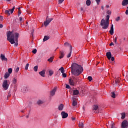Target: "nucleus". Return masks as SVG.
<instances>
[{
  "label": "nucleus",
  "mask_w": 128,
  "mask_h": 128,
  "mask_svg": "<svg viewBox=\"0 0 128 128\" xmlns=\"http://www.w3.org/2000/svg\"><path fill=\"white\" fill-rule=\"evenodd\" d=\"M0 58V60H2V62H8V59L6 58V56H4V54H1Z\"/></svg>",
  "instance_id": "9b49d317"
},
{
  "label": "nucleus",
  "mask_w": 128,
  "mask_h": 128,
  "mask_svg": "<svg viewBox=\"0 0 128 128\" xmlns=\"http://www.w3.org/2000/svg\"><path fill=\"white\" fill-rule=\"evenodd\" d=\"M111 60L112 62H114V57H111Z\"/></svg>",
  "instance_id": "13d9d810"
},
{
  "label": "nucleus",
  "mask_w": 128,
  "mask_h": 128,
  "mask_svg": "<svg viewBox=\"0 0 128 128\" xmlns=\"http://www.w3.org/2000/svg\"><path fill=\"white\" fill-rule=\"evenodd\" d=\"M68 42H66L64 44V46H68Z\"/></svg>",
  "instance_id": "5fc2aeb1"
},
{
  "label": "nucleus",
  "mask_w": 128,
  "mask_h": 128,
  "mask_svg": "<svg viewBox=\"0 0 128 128\" xmlns=\"http://www.w3.org/2000/svg\"><path fill=\"white\" fill-rule=\"evenodd\" d=\"M73 79L76 82L78 80V76L73 77Z\"/></svg>",
  "instance_id": "2f4dec72"
},
{
  "label": "nucleus",
  "mask_w": 128,
  "mask_h": 128,
  "mask_svg": "<svg viewBox=\"0 0 128 128\" xmlns=\"http://www.w3.org/2000/svg\"><path fill=\"white\" fill-rule=\"evenodd\" d=\"M53 60H54V57H50V58L48 60V61L50 62H52Z\"/></svg>",
  "instance_id": "c85d7f7f"
},
{
  "label": "nucleus",
  "mask_w": 128,
  "mask_h": 128,
  "mask_svg": "<svg viewBox=\"0 0 128 128\" xmlns=\"http://www.w3.org/2000/svg\"><path fill=\"white\" fill-rule=\"evenodd\" d=\"M58 108L59 110H64V104H60L58 106Z\"/></svg>",
  "instance_id": "4be33fe9"
},
{
  "label": "nucleus",
  "mask_w": 128,
  "mask_h": 128,
  "mask_svg": "<svg viewBox=\"0 0 128 128\" xmlns=\"http://www.w3.org/2000/svg\"><path fill=\"white\" fill-rule=\"evenodd\" d=\"M120 78H117L115 80V84H120Z\"/></svg>",
  "instance_id": "b1692460"
},
{
  "label": "nucleus",
  "mask_w": 128,
  "mask_h": 128,
  "mask_svg": "<svg viewBox=\"0 0 128 128\" xmlns=\"http://www.w3.org/2000/svg\"><path fill=\"white\" fill-rule=\"evenodd\" d=\"M39 74L42 78H44L46 74V70H42V71L39 72Z\"/></svg>",
  "instance_id": "4468645a"
},
{
  "label": "nucleus",
  "mask_w": 128,
  "mask_h": 128,
  "mask_svg": "<svg viewBox=\"0 0 128 128\" xmlns=\"http://www.w3.org/2000/svg\"><path fill=\"white\" fill-rule=\"evenodd\" d=\"M6 0V2H10V0Z\"/></svg>",
  "instance_id": "338daca9"
},
{
  "label": "nucleus",
  "mask_w": 128,
  "mask_h": 128,
  "mask_svg": "<svg viewBox=\"0 0 128 128\" xmlns=\"http://www.w3.org/2000/svg\"><path fill=\"white\" fill-rule=\"evenodd\" d=\"M64 56V51H60V55L59 58L60 59L62 58Z\"/></svg>",
  "instance_id": "6ab92c4d"
},
{
  "label": "nucleus",
  "mask_w": 128,
  "mask_h": 128,
  "mask_svg": "<svg viewBox=\"0 0 128 128\" xmlns=\"http://www.w3.org/2000/svg\"><path fill=\"white\" fill-rule=\"evenodd\" d=\"M7 40L10 42L11 44H14L15 42H18V38H20V34L13 31H8L6 32Z\"/></svg>",
  "instance_id": "f257e3e1"
},
{
  "label": "nucleus",
  "mask_w": 128,
  "mask_h": 128,
  "mask_svg": "<svg viewBox=\"0 0 128 128\" xmlns=\"http://www.w3.org/2000/svg\"><path fill=\"white\" fill-rule=\"evenodd\" d=\"M120 20V17L118 16V18H116V22H118Z\"/></svg>",
  "instance_id": "de8ad7c7"
},
{
  "label": "nucleus",
  "mask_w": 128,
  "mask_h": 128,
  "mask_svg": "<svg viewBox=\"0 0 128 128\" xmlns=\"http://www.w3.org/2000/svg\"><path fill=\"white\" fill-rule=\"evenodd\" d=\"M110 34H111V36H112L114 34V24H112L110 30Z\"/></svg>",
  "instance_id": "a211bd4d"
},
{
  "label": "nucleus",
  "mask_w": 128,
  "mask_h": 128,
  "mask_svg": "<svg viewBox=\"0 0 128 128\" xmlns=\"http://www.w3.org/2000/svg\"><path fill=\"white\" fill-rule=\"evenodd\" d=\"M110 22L106 21L104 19H102L100 22V26L103 30H106L108 28Z\"/></svg>",
  "instance_id": "7ed1b4c3"
},
{
  "label": "nucleus",
  "mask_w": 128,
  "mask_h": 128,
  "mask_svg": "<svg viewBox=\"0 0 128 128\" xmlns=\"http://www.w3.org/2000/svg\"><path fill=\"white\" fill-rule=\"evenodd\" d=\"M106 8H110V6L109 5H106Z\"/></svg>",
  "instance_id": "e2e57ef3"
},
{
  "label": "nucleus",
  "mask_w": 128,
  "mask_h": 128,
  "mask_svg": "<svg viewBox=\"0 0 128 128\" xmlns=\"http://www.w3.org/2000/svg\"><path fill=\"white\" fill-rule=\"evenodd\" d=\"M110 46H114V42H112L110 44Z\"/></svg>",
  "instance_id": "bf43d9fd"
},
{
  "label": "nucleus",
  "mask_w": 128,
  "mask_h": 128,
  "mask_svg": "<svg viewBox=\"0 0 128 128\" xmlns=\"http://www.w3.org/2000/svg\"><path fill=\"white\" fill-rule=\"evenodd\" d=\"M18 16H20V14H22V12H20V8H18Z\"/></svg>",
  "instance_id": "37998d69"
},
{
  "label": "nucleus",
  "mask_w": 128,
  "mask_h": 128,
  "mask_svg": "<svg viewBox=\"0 0 128 128\" xmlns=\"http://www.w3.org/2000/svg\"><path fill=\"white\" fill-rule=\"evenodd\" d=\"M5 14H8V16L10 15V10H6L5 11Z\"/></svg>",
  "instance_id": "72a5a7b5"
},
{
  "label": "nucleus",
  "mask_w": 128,
  "mask_h": 128,
  "mask_svg": "<svg viewBox=\"0 0 128 128\" xmlns=\"http://www.w3.org/2000/svg\"><path fill=\"white\" fill-rule=\"evenodd\" d=\"M80 128H84V123H82V122H81V123H80Z\"/></svg>",
  "instance_id": "c03bdc74"
},
{
  "label": "nucleus",
  "mask_w": 128,
  "mask_h": 128,
  "mask_svg": "<svg viewBox=\"0 0 128 128\" xmlns=\"http://www.w3.org/2000/svg\"><path fill=\"white\" fill-rule=\"evenodd\" d=\"M88 80H89V82H91L92 80V77L90 76H88Z\"/></svg>",
  "instance_id": "ea45409f"
},
{
  "label": "nucleus",
  "mask_w": 128,
  "mask_h": 128,
  "mask_svg": "<svg viewBox=\"0 0 128 128\" xmlns=\"http://www.w3.org/2000/svg\"><path fill=\"white\" fill-rule=\"evenodd\" d=\"M10 91L8 93V98H10Z\"/></svg>",
  "instance_id": "4d7b16f0"
},
{
  "label": "nucleus",
  "mask_w": 128,
  "mask_h": 128,
  "mask_svg": "<svg viewBox=\"0 0 128 128\" xmlns=\"http://www.w3.org/2000/svg\"><path fill=\"white\" fill-rule=\"evenodd\" d=\"M128 126V122L126 120H124L122 122V128H126Z\"/></svg>",
  "instance_id": "0eeeda50"
},
{
  "label": "nucleus",
  "mask_w": 128,
  "mask_h": 128,
  "mask_svg": "<svg viewBox=\"0 0 128 128\" xmlns=\"http://www.w3.org/2000/svg\"><path fill=\"white\" fill-rule=\"evenodd\" d=\"M122 6H128V0H123L122 3Z\"/></svg>",
  "instance_id": "2eb2a0df"
},
{
  "label": "nucleus",
  "mask_w": 128,
  "mask_h": 128,
  "mask_svg": "<svg viewBox=\"0 0 128 128\" xmlns=\"http://www.w3.org/2000/svg\"><path fill=\"white\" fill-rule=\"evenodd\" d=\"M90 3H91V2H90V0H87L86 1V6H90Z\"/></svg>",
  "instance_id": "7c9ffc66"
},
{
  "label": "nucleus",
  "mask_w": 128,
  "mask_h": 128,
  "mask_svg": "<svg viewBox=\"0 0 128 128\" xmlns=\"http://www.w3.org/2000/svg\"><path fill=\"white\" fill-rule=\"evenodd\" d=\"M101 8H102V10H104V6H101Z\"/></svg>",
  "instance_id": "69168bd1"
},
{
  "label": "nucleus",
  "mask_w": 128,
  "mask_h": 128,
  "mask_svg": "<svg viewBox=\"0 0 128 128\" xmlns=\"http://www.w3.org/2000/svg\"><path fill=\"white\" fill-rule=\"evenodd\" d=\"M19 20H20V22H24V20H22V17H20Z\"/></svg>",
  "instance_id": "09e8293b"
},
{
  "label": "nucleus",
  "mask_w": 128,
  "mask_h": 128,
  "mask_svg": "<svg viewBox=\"0 0 128 128\" xmlns=\"http://www.w3.org/2000/svg\"><path fill=\"white\" fill-rule=\"evenodd\" d=\"M28 66H30V64L28 63L26 64L25 66V70H28Z\"/></svg>",
  "instance_id": "c756f323"
},
{
  "label": "nucleus",
  "mask_w": 128,
  "mask_h": 128,
  "mask_svg": "<svg viewBox=\"0 0 128 128\" xmlns=\"http://www.w3.org/2000/svg\"><path fill=\"white\" fill-rule=\"evenodd\" d=\"M49 74H50V76H52V74H54V71H52V70H50L49 71Z\"/></svg>",
  "instance_id": "f704fd0d"
},
{
  "label": "nucleus",
  "mask_w": 128,
  "mask_h": 128,
  "mask_svg": "<svg viewBox=\"0 0 128 128\" xmlns=\"http://www.w3.org/2000/svg\"><path fill=\"white\" fill-rule=\"evenodd\" d=\"M76 104H78V102L76 101V98H74V97H73L72 106H76Z\"/></svg>",
  "instance_id": "f8f14e48"
},
{
  "label": "nucleus",
  "mask_w": 128,
  "mask_h": 128,
  "mask_svg": "<svg viewBox=\"0 0 128 128\" xmlns=\"http://www.w3.org/2000/svg\"><path fill=\"white\" fill-rule=\"evenodd\" d=\"M22 92L26 94V92H28V88L24 86L22 89Z\"/></svg>",
  "instance_id": "ddd939ff"
},
{
  "label": "nucleus",
  "mask_w": 128,
  "mask_h": 128,
  "mask_svg": "<svg viewBox=\"0 0 128 128\" xmlns=\"http://www.w3.org/2000/svg\"><path fill=\"white\" fill-rule=\"evenodd\" d=\"M38 68V66H34V72H37Z\"/></svg>",
  "instance_id": "58836bf2"
},
{
  "label": "nucleus",
  "mask_w": 128,
  "mask_h": 128,
  "mask_svg": "<svg viewBox=\"0 0 128 128\" xmlns=\"http://www.w3.org/2000/svg\"><path fill=\"white\" fill-rule=\"evenodd\" d=\"M64 0H58V4H62V2H64Z\"/></svg>",
  "instance_id": "864d4df0"
},
{
  "label": "nucleus",
  "mask_w": 128,
  "mask_h": 128,
  "mask_svg": "<svg viewBox=\"0 0 128 128\" xmlns=\"http://www.w3.org/2000/svg\"><path fill=\"white\" fill-rule=\"evenodd\" d=\"M62 76H63V78H66V74L64 72L62 73Z\"/></svg>",
  "instance_id": "603ef678"
},
{
  "label": "nucleus",
  "mask_w": 128,
  "mask_h": 128,
  "mask_svg": "<svg viewBox=\"0 0 128 128\" xmlns=\"http://www.w3.org/2000/svg\"><path fill=\"white\" fill-rule=\"evenodd\" d=\"M52 18H46V22H44V26H48V24H50V22H52Z\"/></svg>",
  "instance_id": "39448f33"
},
{
  "label": "nucleus",
  "mask_w": 128,
  "mask_h": 128,
  "mask_svg": "<svg viewBox=\"0 0 128 128\" xmlns=\"http://www.w3.org/2000/svg\"><path fill=\"white\" fill-rule=\"evenodd\" d=\"M76 81L73 78L69 79V84L70 86H74L76 84Z\"/></svg>",
  "instance_id": "6e6552de"
},
{
  "label": "nucleus",
  "mask_w": 128,
  "mask_h": 128,
  "mask_svg": "<svg viewBox=\"0 0 128 128\" xmlns=\"http://www.w3.org/2000/svg\"><path fill=\"white\" fill-rule=\"evenodd\" d=\"M66 88H70V85L68 84H66Z\"/></svg>",
  "instance_id": "a18cd8bd"
},
{
  "label": "nucleus",
  "mask_w": 128,
  "mask_h": 128,
  "mask_svg": "<svg viewBox=\"0 0 128 128\" xmlns=\"http://www.w3.org/2000/svg\"><path fill=\"white\" fill-rule=\"evenodd\" d=\"M117 40H118V36H116L114 39V44H118Z\"/></svg>",
  "instance_id": "cd10ccee"
},
{
  "label": "nucleus",
  "mask_w": 128,
  "mask_h": 128,
  "mask_svg": "<svg viewBox=\"0 0 128 128\" xmlns=\"http://www.w3.org/2000/svg\"><path fill=\"white\" fill-rule=\"evenodd\" d=\"M4 20V17L2 16H0V22H2Z\"/></svg>",
  "instance_id": "8fccbe9b"
},
{
  "label": "nucleus",
  "mask_w": 128,
  "mask_h": 128,
  "mask_svg": "<svg viewBox=\"0 0 128 128\" xmlns=\"http://www.w3.org/2000/svg\"><path fill=\"white\" fill-rule=\"evenodd\" d=\"M50 40V36H44V38L43 39V41L44 42H46V40Z\"/></svg>",
  "instance_id": "412c9836"
},
{
  "label": "nucleus",
  "mask_w": 128,
  "mask_h": 128,
  "mask_svg": "<svg viewBox=\"0 0 128 128\" xmlns=\"http://www.w3.org/2000/svg\"><path fill=\"white\" fill-rule=\"evenodd\" d=\"M37 104H44V102L42 100H39L38 101Z\"/></svg>",
  "instance_id": "4c0bfd02"
},
{
  "label": "nucleus",
  "mask_w": 128,
  "mask_h": 128,
  "mask_svg": "<svg viewBox=\"0 0 128 128\" xmlns=\"http://www.w3.org/2000/svg\"><path fill=\"white\" fill-rule=\"evenodd\" d=\"M10 76V74L8 72H6L4 74V78H8Z\"/></svg>",
  "instance_id": "5701e85b"
},
{
  "label": "nucleus",
  "mask_w": 128,
  "mask_h": 128,
  "mask_svg": "<svg viewBox=\"0 0 128 128\" xmlns=\"http://www.w3.org/2000/svg\"><path fill=\"white\" fill-rule=\"evenodd\" d=\"M36 52H37V50L35 48L32 51V52L33 54H36Z\"/></svg>",
  "instance_id": "3c124183"
},
{
  "label": "nucleus",
  "mask_w": 128,
  "mask_h": 128,
  "mask_svg": "<svg viewBox=\"0 0 128 128\" xmlns=\"http://www.w3.org/2000/svg\"><path fill=\"white\" fill-rule=\"evenodd\" d=\"M78 94H80V92L78 90H73L74 96H78Z\"/></svg>",
  "instance_id": "aec40b11"
},
{
  "label": "nucleus",
  "mask_w": 128,
  "mask_h": 128,
  "mask_svg": "<svg viewBox=\"0 0 128 128\" xmlns=\"http://www.w3.org/2000/svg\"><path fill=\"white\" fill-rule=\"evenodd\" d=\"M58 88L57 87H54V90H52V91L50 92V96H54V94H56V92Z\"/></svg>",
  "instance_id": "1a4fd4ad"
},
{
  "label": "nucleus",
  "mask_w": 128,
  "mask_h": 128,
  "mask_svg": "<svg viewBox=\"0 0 128 128\" xmlns=\"http://www.w3.org/2000/svg\"><path fill=\"white\" fill-rule=\"evenodd\" d=\"M96 2H97L98 4L100 2V0H96Z\"/></svg>",
  "instance_id": "6e6d98bb"
},
{
  "label": "nucleus",
  "mask_w": 128,
  "mask_h": 128,
  "mask_svg": "<svg viewBox=\"0 0 128 128\" xmlns=\"http://www.w3.org/2000/svg\"><path fill=\"white\" fill-rule=\"evenodd\" d=\"M59 70H60V72H62V74H64V67H61L60 69Z\"/></svg>",
  "instance_id": "393cba45"
},
{
  "label": "nucleus",
  "mask_w": 128,
  "mask_h": 128,
  "mask_svg": "<svg viewBox=\"0 0 128 128\" xmlns=\"http://www.w3.org/2000/svg\"><path fill=\"white\" fill-rule=\"evenodd\" d=\"M21 112H24V110H22V111H21Z\"/></svg>",
  "instance_id": "774afa93"
},
{
  "label": "nucleus",
  "mask_w": 128,
  "mask_h": 128,
  "mask_svg": "<svg viewBox=\"0 0 128 128\" xmlns=\"http://www.w3.org/2000/svg\"><path fill=\"white\" fill-rule=\"evenodd\" d=\"M120 114L122 116V120H124V118H126V113L122 112V113H121Z\"/></svg>",
  "instance_id": "a878e982"
},
{
  "label": "nucleus",
  "mask_w": 128,
  "mask_h": 128,
  "mask_svg": "<svg viewBox=\"0 0 128 128\" xmlns=\"http://www.w3.org/2000/svg\"><path fill=\"white\" fill-rule=\"evenodd\" d=\"M125 14H128V10H126Z\"/></svg>",
  "instance_id": "680f3d73"
},
{
  "label": "nucleus",
  "mask_w": 128,
  "mask_h": 128,
  "mask_svg": "<svg viewBox=\"0 0 128 128\" xmlns=\"http://www.w3.org/2000/svg\"><path fill=\"white\" fill-rule=\"evenodd\" d=\"M8 86H10V84H8V80H4L2 84V88L5 90H6L8 88Z\"/></svg>",
  "instance_id": "20e7f679"
},
{
  "label": "nucleus",
  "mask_w": 128,
  "mask_h": 128,
  "mask_svg": "<svg viewBox=\"0 0 128 128\" xmlns=\"http://www.w3.org/2000/svg\"><path fill=\"white\" fill-rule=\"evenodd\" d=\"M8 74H12V68H9L8 69Z\"/></svg>",
  "instance_id": "e433bc0d"
},
{
  "label": "nucleus",
  "mask_w": 128,
  "mask_h": 128,
  "mask_svg": "<svg viewBox=\"0 0 128 128\" xmlns=\"http://www.w3.org/2000/svg\"><path fill=\"white\" fill-rule=\"evenodd\" d=\"M106 13H107V14H109L110 16V14H112V12L110 10H108Z\"/></svg>",
  "instance_id": "49530a36"
},
{
  "label": "nucleus",
  "mask_w": 128,
  "mask_h": 128,
  "mask_svg": "<svg viewBox=\"0 0 128 128\" xmlns=\"http://www.w3.org/2000/svg\"><path fill=\"white\" fill-rule=\"evenodd\" d=\"M15 8H16V7L15 6H13L12 9L9 10L10 12V14H12V12H14V10Z\"/></svg>",
  "instance_id": "473e14b6"
},
{
  "label": "nucleus",
  "mask_w": 128,
  "mask_h": 128,
  "mask_svg": "<svg viewBox=\"0 0 128 128\" xmlns=\"http://www.w3.org/2000/svg\"><path fill=\"white\" fill-rule=\"evenodd\" d=\"M17 82V80H16V78H14L12 80V83L14 84H16Z\"/></svg>",
  "instance_id": "bb28decb"
},
{
  "label": "nucleus",
  "mask_w": 128,
  "mask_h": 128,
  "mask_svg": "<svg viewBox=\"0 0 128 128\" xmlns=\"http://www.w3.org/2000/svg\"><path fill=\"white\" fill-rule=\"evenodd\" d=\"M4 28V26L2 24H0V28Z\"/></svg>",
  "instance_id": "052dcab7"
},
{
  "label": "nucleus",
  "mask_w": 128,
  "mask_h": 128,
  "mask_svg": "<svg viewBox=\"0 0 128 128\" xmlns=\"http://www.w3.org/2000/svg\"><path fill=\"white\" fill-rule=\"evenodd\" d=\"M18 42L15 43V44H14L15 46H18Z\"/></svg>",
  "instance_id": "0e129e2a"
},
{
  "label": "nucleus",
  "mask_w": 128,
  "mask_h": 128,
  "mask_svg": "<svg viewBox=\"0 0 128 128\" xmlns=\"http://www.w3.org/2000/svg\"><path fill=\"white\" fill-rule=\"evenodd\" d=\"M84 72V68L82 67V66H80L76 63H73L72 64V73L74 76H78L79 74H80Z\"/></svg>",
  "instance_id": "f03ea898"
},
{
  "label": "nucleus",
  "mask_w": 128,
  "mask_h": 128,
  "mask_svg": "<svg viewBox=\"0 0 128 128\" xmlns=\"http://www.w3.org/2000/svg\"><path fill=\"white\" fill-rule=\"evenodd\" d=\"M72 45H70V52L68 54L67 58H70L72 56Z\"/></svg>",
  "instance_id": "f3484780"
},
{
  "label": "nucleus",
  "mask_w": 128,
  "mask_h": 128,
  "mask_svg": "<svg viewBox=\"0 0 128 128\" xmlns=\"http://www.w3.org/2000/svg\"><path fill=\"white\" fill-rule=\"evenodd\" d=\"M112 98H116V94H114V92H112Z\"/></svg>",
  "instance_id": "c9c22d12"
},
{
  "label": "nucleus",
  "mask_w": 128,
  "mask_h": 128,
  "mask_svg": "<svg viewBox=\"0 0 128 128\" xmlns=\"http://www.w3.org/2000/svg\"><path fill=\"white\" fill-rule=\"evenodd\" d=\"M61 116H62V118H66V117L68 116V114L64 112H61Z\"/></svg>",
  "instance_id": "9d476101"
},
{
  "label": "nucleus",
  "mask_w": 128,
  "mask_h": 128,
  "mask_svg": "<svg viewBox=\"0 0 128 128\" xmlns=\"http://www.w3.org/2000/svg\"><path fill=\"white\" fill-rule=\"evenodd\" d=\"M92 110L96 114H98V105H94L92 106Z\"/></svg>",
  "instance_id": "423d86ee"
},
{
  "label": "nucleus",
  "mask_w": 128,
  "mask_h": 128,
  "mask_svg": "<svg viewBox=\"0 0 128 128\" xmlns=\"http://www.w3.org/2000/svg\"><path fill=\"white\" fill-rule=\"evenodd\" d=\"M106 22H109L110 20V15H107L106 17Z\"/></svg>",
  "instance_id": "a19ab883"
},
{
  "label": "nucleus",
  "mask_w": 128,
  "mask_h": 128,
  "mask_svg": "<svg viewBox=\"0 0 128 128\" xmlns=\"http://www.w3.org/2000/svg\"><path fill=\"white\" fill-rule=\"evenodd\" d=\"M18 70H20V68L17 67V68L15 69V72H18Z\"/></svg>",
  "instance_id": "79ce46f5"
},
{
  "label": "nucleus",
  "mask_w": 128,
  "mask_h": 128,
  "mask_svg": "<svg viewBox=\"0 0 128 128\" xmlns=\"http://www.w3.org/2000/svg\"><path fill=\"white\" fill-rule=\"evenodd\" d=\"M106 56L108 60H110V58H112V53L110 52H106Z\"/></svg>",
  "instance_id": "dca6fc26"
}]
</instances>
